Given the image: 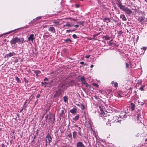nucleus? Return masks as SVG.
<instances>
[{
  "mask_svg": "<svg viewBox=\"0 0 147 147\" xmlns=\"http://www.w3.org/2000/svg\"><path fill=\"white\" fill-rule=\"evenodd\" d=\"M99 107L100 109V116L102 117L103 120L107 122L106 124L107 125L110 126L111 125L109 122L110 121L109 119V116L107 113H105L104 112L103 110L101 109L100 106H99Z\"/></svg>",
  "mask_w": 147,
  "mask_h": 147,
  "instance_id": "1",
  "label": "nucleus"
},
{
  "mask_svg": "<svg viewBox=\"0 0 147 147\" xmlns=\"http://www.w3.org/2000/svg\"><path fill=\"white\" fill-rule=\"evenodd\" d=\"M117 2L116 3L120 9L127 14H131L132 13V11L127 7H125V5H123L119 0H117Z\"/></svg>",
  "mask_w": 147,
  "mask_h": 147,
  "instance_id": "2",
  "label": "nucleus"
},
{
  "mask_svg": "<svg viewBox=\"0 0 147 147\" xmlns=\"http://www.w3.org/2000/svg\"><path fill=\"white\" fill-rule=\"evenodd\" d=\"M24 39L23 37L19 38L17 37H13L12 39L10 41V42L11 45H15L16 43L20 44L23 42Z\"/></svg>",
  "mask_w": 147,
  "mask_h": 147,
  "instance_id": "3",
  "label": "nucleus"
},
{
  "mask_svg": "<svg viewBox=\"0 0 147 147\" xmlns=\"http://www.w3.org/2000/svg\"><path fill=\"white\" fill-rule=\"evenodd\" d=\"M58 87L60 90L63 91L67 89L68 88L67 86V83L66 82L60 84L59 85Z\"/></svg>",
  "mask_w": 147,
  "mask_h": 147,
  "instance_id": "4",
  "label": "nucleus"
},
{
  "mask_svg": "<svg viewBox=\"0 0 147 147\" xmlns=\"http://www.w3.org/2000/svg\"><path fill=\"white\" fill-rule=\"evenodd\" d=\"M135 105L133 103H131L130 105L127 107V111L128 113L131 110L132 111H133L135 107Z\"/></svg>",
  "mask_w": 147,
  "mask_h": 147,
  "instance_id": "5",
  "label": "nucleus"
},
{
  "mask_svg": "<svg viewBox=\"0 0 147 147\" xmlns=\"http://www.w3.org/2000/svg\"><path fill=\"white\" fill-rule=\"evenodd\" d=\"M16 53H15L13 51L12 52H10L9 53L6 54L4 56V58L6 59L7 60L9 58L15 56L16 55Z\"/></svg>",
  "mask_w": 147,
  "mask_h": 147,
  "instance_id": "6",
  "label": "nucleus"
},
{
  "mask_svg": "<svg viewBox=\"0 0 147 147\" xmlns=\"http://www.w3.org/2000/svg\"><path fill=\"white\" fill-rule=\"evenodd\" d=\"M120 118H119L118 116H115L113 117L112 120L111 121L112 122H120L121 120L119 119Z\"/></svg>",
  "mask_w": 147,
  "mask_h": 147,
  "instance_id": "7",
  "label": "nucleus"
},
{
  "mask_svg": "<svg viewBox=\"0 0 147 147\" xmlns=\"http://www.w3.org/2000/svg\"><path fill=\"white\" fill-rule=\"evenodd\" d=\"M76 147H86L83 142L80 141L76 143Z\"/></svg>",
  "mask_w": 147,
  "mask_h": 147,
  "instance_id": "8",
  "label": "nucleus"
},
{
  "mask_svg": "<svg viewBox=\"0 0 147 147\" xmlns=\"http://www.w3.org/2000/svg\"><path fill=\"white\" fill-rule=\"evenodd\" d=\"M74 85H75V84L74 81L72 80H71L68 83H67V86L68 88L69 86H72Z\"/></svg>",
  "mask_w": 147,
  "mask_h": 147,
  "instance_id": "9",
  "label": "nucleus"
},
{
  "mask_svg": "<svg viewBox=\"0 0 147 147\" xmlns=\"http://www.w3.org/2000/svg\"><path fill=\"white\" fill-rule=\"evenodd\" d=\"M127 112V111H122L120 115L119 116L120 117V118H126L127 116V115H126Z\"/></svg>",
  "mask_w": 147,
  "mask_h": 147,
  "instance_id": "10",
  "label": "nucleus"
},
{
  "mask_svg": "<svg viewBox=\"0 0 147 147\" xmlns=\"http://www.w3.org/2000/svg\"><path fill=\"white\" fill-rule=\"evenodd\" d=\"M145 19V18L144 17L141 16L139 17L138 19V20L141 24H142L144 23Z\"/></svg>",
  "mask_w": 147,
  "mask_h": 147,
  "instance_id": "11",
  "label": "nucleus"
},
{
  "mask_svg": "<svg viewBox=\"0 0 147 147\" xmlns=\"http://www.w3.org/2000/svg\"><path fill=\"white\" fill-rule=\"evenodd\" d=\"M34 34H32L30 35L29 37L28 38V40L29 41H31L32 42H33L34 38Z\"/></svg>",
  "mask_w": 147,
  "mask_h": 147,
  "instance_id": "12",
  "label": "nucleus"
},
{
  "mask_svg": "<svg viewBox=\"0 0 147 147\" xmlns=\"http://www.w3.org/2000/svg\"><path fill=\"white\" fill-rule=\"evenodd\" d=\"M137 117L136 119L137 120L138 122V123H140L141 122V119H142V118L141 117V115L139 114H137Z\"/></svg>",
  "mask_w": 147,
  "mask_h": 147,
  "instance_id": "13",
  "label": "nucleus"
},
{
  "mask_svg": "<svg viewBox=\"0 0 147 147\" xmlns=\"http://www.w3.org/2000/svg\"><path fill=\"white\" fill-rule=\"evenodd\" d=\"M81 83L83 85L84 84H86V82L84 76H82L80 79Z\"/></svg>",
  "mask_w": 147,
  "mask_h": 147,
  "instance_id": "14",
  "label": "nucleus"
},
{
  "mask_svg": "<svg viewBox=\"0 0 147 147\" xmlns=\"http://www.w3.org/2000/svg\"><path fill=\"white\" fill-rule=\"evenodd\" d=\"M62 91H62L60 89H59V90L56 92L55 94V96H59L61 95V92Z\"/></svg>",
  "mask_w": 147,
  "mask_h": 147,
  "instance_id": "15",
  "label": "nucleus"
},
{
  "mask_svg": "<svg viewBox=\"0 0 147 147\" xmlns=\"http://www.w3.org/2000/svg\"><path fill=\"white\" fill-rule=\"evenodd\" d=\"M48 30L51 31L52 33H54L55 32V28L53 27H51L49 28Z\"/></svg>",
  "mask_w": 147,
  "mask_h": 147,
  "instance_id": "16",
  "label": "nucleus"
},
{
  "mask_svg": "<svg viewBox=\"0 0 147 147\" xmlns=\"http://www.w3.org/2000/svg\"><path fill=\"white\" fill-rule=\"evenodd\" d=\"M26 27H22V28H17L16 29H15V30H11V31H10V32H8L7 33H5L4 34V35H5V34H9L10 33H11L12 32H14V31H16V30H19V29H20L22 28H26Z\"/></svg>",
  "mask_w": 147,
  "mask_h": 147,
  "instance_id": "17",
  "label": "nucleus"
},
{
  "mask_svg": "<svg viewBox=\"0 0 147 147\" xmlns=\"http://www.w3.org/2000/svg\"><path fill=\"white\" fill-rule=\"evenodd\" d=\"M120 18L123 21H126L127 19L124 14H121L120 16Z\"/></svg>",
  "mask_w": 147,
  "mask_h": 147,
  "instance_id": "18",
  "label": "nucleus"
},
{
  "mask_svg": "<svg viewBox=\"0 0 147 147\" xmlns=\"http://www.w3.org/2000/svg\"><path fill=\"white\" fill-rule=\"evenodd\" d=\"M103 20L104 22H107V23H109L110 22V19L107 18H104Z\"/></svg>",
  "mask_w": 147,
  "mask_h": 147,
  "instance_id": "19",
  "label": "nucleus"
},
{
  "mask_svg": "<svg viewBox=\"0 0 147 147\" xmlns=\"http://www.w3.org/2000/svg\"><path fill=\"white\" fill-rule=\"evenodd\" d=\"M46 138H47V139H48V140L49 143H50L51 141V140H52L51 137L49 134L47 135V136L46 137Z\"/></svg>",
  "mask_w": 147,
  "mask_h": 147,
  "instance_id": "20",
  "label": "nucleus"
},
{
  "mask_svg": "<svg viewBox=\"0 0 147 147\" xmlns=\"http://www.w3.org/2000/svg\"><path fill=\"white\" fill-rule=\"evenodd\" d=\"M33 71H34V73L36 74V76H38V74H40V71L39 70H34Z\"/></svg>",
  "mask_w": 147,
  "mask_h": 147,
  "instance_id": "21",
  "label": "nucleus"
},
{
  "mask_svg": "<svg viewBox=\"0 0 147 147\" xmlns=\"http://www.w3.org/2000/svg\"><path fill=\"white\" fill-rule=\"evenodd\" d=\"M138 103L139 105L142 106L144 104L145 102L143 100H142V101H140L138 100Z\"/></svg>",
  "mask_w": 147,
  "mask_h": 147,
  "instance_id": "22",
  "label": "nucleus"
},
{
  "mask_svg": "<svg viewBox=\"0 0 147 147\" xmlns=\"http://www.w3.org/2000/svg\"><path fill=\"white\" fill-rule=\"evenodd\" d=\"M70 112L72 114H75L76 111V109H73L70 110Z\"/></svg>",
  "mask_w": 147,
  "mask_h": 147,
  "instance_id": "23",
  "label": "nucleus"
},
{
  "mask_svg": "<svg viewBox=\"0 0 147 147\" xmlns=\"http://www.w3.org/2000/svg\"><path fill=\"white\" fill-rule=\"evenodd\" d=\"M15 80H16V81H17V82L18 83H21V80L17 76H16L15 77Z\"/></svg>",
  "mask_w": 147,
  "mask_h": 147,
  "instance_id": "24",
  "label": "nucleus"
},
{
  "mask_svg": "<svg viewBox=\"0 0 147 147\" xmlns=\"http://www.w3.org/2000/svg\"><path fill=\"white\" fill-rule=\"evenodd\" d=\"M79 115H77L75 117L73 118V120L75 121H76L78 120L79 119Z\"/></svg>",
  "mask_w": 147,
  "mask_h": 147,
  "instance_id": "25",
  "label": "nucleus"
},
{
  "mask_svg": "<svg viewBox=\"0 0 147 147\" xmlns=\"http://www.w3.org/2000/svg\"><path fill=\"white\" fill-rule=\"evenodd\" d=\"M111 83L112 84H114L115 87H117L118 86V84L117 82H114L113 81H112Z\"/></svg>",
  "mask_w": 147,
  "mask_h": 147,
  "instance_id": "26",
  "label": "nucleus"
},
{
  "mask_svg": "<svg viewBox=\"0 0 147 147\" xmlns=\"http://www.w3.org/2000/svg\"><path fill=\"white\" fill-rule=\"evenodd\" d=\"M103 38H105V40H109L110 39V37L108 36H103Z\"/></svg>",
  "mask_w": 147,
  "mask_h": 147,
  "instance_id": "27",
  "label": "nucleus"
},
{
  "mask_svg": "<svg viewBox=\"0 0 147 147\" xmlns=\"http://www.w3.org/2000/svg\"><path fill=\"white\" fill-rule=\"evenodd\" d=\"M77 135V132L76 131H74L73 133V137L75 139Z\"/></svg>",
  "mask_w": 147,
  "mask_h": 147,
  "instance_id": "28",
  "label": "nucleus"
},
{
  "mask_svg": "<svg viewBox=\"0 0 147 147\" xmlns=\"http://www.w3.org/2000/svg\"><path fill=\"white\" fill-rule=\"evenodd\" d=\"M65 26L70 27V23L69 22H67L65 24L63 25V27Z\"/></svg>",
  "mask_w": 147,
  "mask_h": 147,
  "instance_id": "29",
  "label": "nucleus"
},
{
  "mask_svg": "<svg viewBox=\"0 0 147 147\" xmlns=\"http://www.w3.org/2000/svg\"><path fill=\"white\" fill-rule=\"evenodd\" d=\"M63 99L64 102H66L68 100V97L66 96H64L63 97Z\"/></svg>",
  "mask_w": 147,
  "mask_h": 147,
  "instance_id": "30",
  "label": "nucleus"
},
{
  "mask_svg": "<svg viewBox=\"0 0 147 147\" xmlns=\"http://www.w3.org/2000/svg\"><path fill=\"white\" fill-rule=\"evenodd\" d=\"M113 40L112 39L110 40L108 43V45L109 46H111L113 44Z\"/></svg>",
  "mask_w": 147,
  "mask_h": 147,
  "instance_id": "31",
  "label": "nucleus"
},
{
  "mask_svg": "<svg viewBox=\"0 0 147 147\" xmlns=\"http://www.w3.org/2000/svg\"><path fill=\"white\" fill-rule=\"evenodd\" d=\"M64 41L66 42H72V41L69 38H67L64 40Z\"/></svg>",
  "mask_w": 147,
  "mask_h": 147,
  "instance_id": "32",
  "label": "nucleus"
},
{
  "mask_svg": "<svg viewBox=\"0 0 147 147\" xmlns=\"http://www.w3.org/2000/svg\"><path fill=\"white\" fill-rule=\"evenodd\" d=\"M64 111L62 110L61 111V113H60L59 115L60 117L62 116V115L64 114Z\"/></svg>",
  "mask_w": 147,
  "mask_h": 147,
  "instance_id": "33",
  "label": "nucleus"
},
{
  "mask_svg": "<svg viewBox=\"0 0 147 147\" xmlns=\"http://www.w3.org/2000/svg\"><path fill=\"white\" fill-rule=\"evenodd\" d=\"M122 33V32L121 30L118 31V36H120Z\"/></svg>",
  "mask_w": 147,
  "mask_h": 147,
  "instance_id": "34",
  "label": "nucleus"
},
{
  "mask_svg": "<svg viewBox=\"0 0 147 147\" xmlns=\"http://www.w3.org/2000/svg\"><path fill=\"white\" fill-rule=\"evenodd\" d=\"M84 21H81L80 22H77V24H79L80 25H81L82 26H83L84 25Z\"/></svg>",
  "mask_w": 147,
  "mask_h": 147,
  "instance_id": "35",
  "label": "nucleus"
},
{
  "mask_svg": "<svg viewBox=\"0 0 147 147\" xmlns=\"http://www.w3.org/2000/svg\"><path fill=\"white\" fill-rule=\"evenodd\" d=\"M144 86H145L144 85H142L139 89L141 90H143Z\"/></svg>",
  "mask_w": 147,
  "mask_h": 147,
  "instance_id": "36",
  "label": "nucleus"
},
{
  "mask_svg": "<svg viewBox=\"0 0 147 147\" xmlns=\"http://www.w3.org/2000/svg\"><path fill=\"white\" fill-rule=\"evenodd\" d=\"M53 82V80H51V82H48V83H47V82H44V84L45 85H47V84H51V83Z\"/></svg>",
  "mask_w": 147,
  "mask_h": 147,
  "instance_id": "37",
  "label": "nucleus"
},
{
  "mask_svg": "<svg viewBox=\"0 0 147 147\" xmlns=\"http://www.w3.org/2000/svg\"><path fill=\"white\" fill-rule=\"evenodd\" d=\"M72 36H73V38H75V39H76L78 38V36L75 34H74Z\"/></svg>",
  "mask_w": 147,
  "mask_h": 147,
  "instance_id": "38",
  "label": "nucleus"
},
{
  "mask_svg": "<svg viewBox=\"0 0 147 147\" xmlns=\"http://www.w3.org/2000/svg\"><path fill=\"white\" fill-rule=\"evenodd\" d=\"M81 109L82 110H84V109H85V107L83 105L81 104Z\"/></svg>",
  "mask_w": 147,
  "mask_h": 147,
  "instance_id": "39",
  "label": "nucleus"
},
{
  "mask_svg": "<svg viewBox=\"0 0 147 147\" xmlns=\"http://www.w3.org/2000/svg\"><path fill=\"white\" fill-rule=\"evenodd\" d=\"M81 128L80 127H78L76 129V130L78 131H81Z\"/></svg>",
  "mask_w": 147,
  "mask_h": 147,
  "instance_id": "40",
  "label": "nucleus"
},
{
  "mask_svg": "<svg viewBox=\"0 0 147 147\" xmlns=\"http://www.w3.org/2000/svg\"><path fill=\"white\" fill-rule=\"evenodd\" d=\"M54 23L55 24L57 25H59V21H55L54 22Z\"/></svg>",
  "mask_w": 147,
  "mask_h": 147,
  "instance_id": "41",
  "label": "nucleus"
},
{
  "mask_svg": "<svg viewBox=\"0 0 147 147\" xmlns=\"http://www.w3.org/2000/svg\"><path fill=\"white\" fill-rule=\"evenodd\" d=\"M24 81L25 83H28V81L26 78H24Z\"/></svg>",
  "mask_w": 147,
  "mask_h": 147,
  "instance_id": "42",
  "label": "nucleus"
},
{
  "mask_svg": "<svg viewBox=\"0 0 147 147\" xmlns=\"http://www.w3.org/2000/svg\"><path fill=\"white\" fill-rule=\"evenodd\" d=\"M55 115H54L53 118V123H54L55 122Z\"/></svg>",
  "mask_w": 147,
  "mask_h": 147,
  "instance_id": "43",
  "label": "nucleus"
},
{
  "mask_svg": "<svg viewBox=\"0 0 147 147\" xmlns=\"http://www.w3.org/2000/svg\"><path fill=\"white\" fill-rule=\"evenodd\" d=\"M41 17H42L41 16L38 17L36 18V20H39V19H41Z\"/></svg>",
  "mask_w": 147,
  "mask_h": 147,
  "instance_id": "44",
  "label": "nucleus"
},
{
  "mask_svg": "<svg viewBox=\"0 0 147 147\" xmlns=\"http://www.w3.org/2000/svg\"><path fill=\"white\" fill-rule=\"evenodd\" d=\"M90 56V55H86L85 56V57L87 59H88V58H89V57Z\"/></svg>",
  "mask_w": 147,
  "mask_h": 147,
  "instance_id": "45",
  "label": "nucleus"
},
{
  "mask_svg": "<svg viewBox=\"0 0 147 147\" xmlns=\"http://www.w3.org/2000/svg\"><path fill=\"white\" fill-rule=\"evenodd\" d=\"M125 65H126V67L127 68H128L129 67V65L127 63V62H126L125 63Z\"/></svg>",
  "mask_w": 147,
  "mask_h": 147,
  "instance_id": "46",
  "label": "nucleus"
},
{
  "mask_svg": "<svg viewBox=\"0 0 147 147\" xmlns=\"http://www.w3.org/2000/svg\"><path fill=\"white\" fill-rule=\"evenodd\" d=\"M74 27H75L76 28H77L79 27V25H77V24L76 25L74 26Z\"/></svg>",
  "mask_w": 147,
  "mask_h": 147,
  "instance_id": "47",
  "label": "nucleus"
},
{
  "mask_svg": "<svg viewBox=\"0 0 147 147\" xmlns=\"http://www.w3.org/2000/svg\"><path fill=\"white\" fill-rule=\"evenodd\" d=\"M71 30H67L66 31V32L67 33H69V32H71Z\"/></svg>",
  "mask_w": 147,
  "mask_h": 147,
  "instance_id": "48",
  "label": "nucleus"
},
{
  "mask_svg": "<svg viewBox=\"0 0 147 147\" xmlns=\"http://www.w3.org/2000/svg\"><path fill=\"white\" fill-rule=\"evenodd\" d=\"M80 63L81 64H84L85 65H86V64H84V62L83 61L80 62Z\"/></svg>",
  "mask_w": 147,
  "mask_h": 147,
  "instance_id": "49",
  "label": "nucleus"
},
{
  "mask_svg": "<svg viewBox=\"0 0 147 147\" xmlns=\"http://www.w3.org/2000/svg\"><path fill=\"white\" fill-rule=\"evenodd\" d=\"M141 49H142L143 50L145 51L146 49L147 48L145 47H144L143 48H142Z\"/></svg>",
  "mask_w": 147,
  "mask_h": 147,
  "instance_id": "50",
  "label": "nucleus"
},
{
  "mask_svg": "<svg viewBox=\"0 0 147 147\" xmlns=\"http://www.w3.org/2000/svg\"><path fill=\"white\" fill-rule=\"evenodd\" d=\"M83 85H86V87H88L89 86V85L86 82V84H84Z\"/></svg>",
  "mask_w": 147,
  "mask_h": 147,
  "instance_id": "51",
  "label": "nucleus"
},
{
  "mask_svg": "<svg viewBox=\"0 0 147 147\" xmlns=\"http://www.w3.org/2000/svg\"><path fill=\"white\" fill-rule=\"evenodd\" d=\"M18 61V60L17 59H15L14 60V62L15 63H17Z\"/></svg>",
  "mask_w": 147,
  "mask_h": 147,
  "instance_id": "52",
  "label": "nucleus"
},
{
  "mask_svg": "<svg viewBox=\"0 0 147 147\" xmlns=\"http://www.w3.org/2000/svg\"><path fill=\"white\" fill-rule=\"evenodd\" d=\"M68 136L69 137V138H71V136H72V135H71V134H69L68 135Z\"/></svg>",
  "mask_w": 147,
  "mask_h": 147,
  "instance_id": "53",
  "label": "nucleus"
},
{
  "mask_svg": "<svg viewBox=\"0 0 147 147\" xmlns=\"http://www.w3.org/2000/svg\"><path fill=\"white\" fill-rule=\"evenodd\" d=\"M48 79L47 78H45L44 80V81H46V80H47V81H48Z\"/></svg>",
  "mask_w": 147,
  "mask_h": 147,
  "instance_id": "54",
  "label": "nucleus"
},
{
  "mask_svg": "<svg viewBox=\"0 0 147 147\" xmlns=\"http://www.w3.org/2000/svg\"><path fill=\"white\" fill-rule=\"evenodd\" d=\"M74 26V24L72 23H70V27H72Z\"/></svg>",
  "mask_w": 147,
  "mask_h": 147,
  "instance_id": "55",
  "label": "nucleus"
},
{
  "mask_svg": "<svg viewBox=\"0 0 147 147\" xmlns=\"http://www.w3.org/2000/svg\"><path fill=\"white\" fill-rule=\"evenodd\" d=\"M48 117V115H47L45 117L46 120H47V119Z\"/></svg>",
  "mask_w": 147,
  "mask_h": 147,
  "instance_id": "56",
  "label": "nucleus"
},
{
  "mask_svg": "<svg viewBox=\"0 0 147 147\" xmlns=\"http://www.w3.org/2000/svg\"><path fill=\"white\" fill-rule=\"evenodd\" d=\"M41 83L42 86H44V83L43 82H42Z\"/></svg>",
  "mask_w": 147,
  "mask_h": 147,
  "instance_id": "57",
  "label": "nucleus"
},
{
  "mask_svg": "<svg viewBox=\"0 0 147 147\" xmlns=\"http://www.w3.org/2000/svg\"><path fill=\"white\" fill-rule=\"evenodd\" d=\"M94 97L96 99H97L98 98V96H97L95 95L94 96Z\"/></svg>",
  "mask_w": 147,
  "mask_h": 147,
  "instance_id": "58",
  "label": "nucleus"
},
{
  "mask_svg": "<svg viewBox=\"0 0 147 147\" xmlns=\"http://www.w3.org/2000/svg\"><path fill=\"white\" fill-rule=\"evenodd\" d=\"M75 6L77 8L78 7H79V5H77V4H76L75 5Z\"/></svg>",
  "mask_w": 147,
  "mask_h": 147,
  "instance_id": "59",
  "label": "nucleus"
},
{
  "mask_svg": "<svg viewBox=\"0 0 147 147\" xmlns=\"http://www.w3.org/2000/svg\"><path fill=\"white\" fill-rule=\"evenodd\" d=\"M94 85L96 87H98V85L97 84H94Z\"/></svg>",
  "mask_w": 147,
  "mask_h": 147,
  "instance_id": "60",
  "label": "nucleus"
},
{
  "mask_svg": "<svg viewBox=\"0 0 147 147\" xmlns=\"http://www.w3.org/2000/svg\"><path fill=\"white\" fill-rule=\"evenodd\" d=\"M2 147H5V145L4 144H3L1 145Z\"/></svg>",
  "mask_w": 147,
  "mask_h": 147,
  "instance_id": "61",
  "label": "nucleus"
},
{
  "mask_svg": "<svg viewBox=\"0 0 147 147\" xmlns=\"http://www.w3.org/2000/svg\"><path fill=\"white\" fill-rule=\"evenodd\" d=\"M78 134L80 136H81V131H78Z\"/></svg>",
  "mask_w": 147,
  "mask_h": 147,
  "instance_id": "62",
  "label": "nucleus"
},
{
  "mask_svg": "<svg viewBox=\"0 0 147 147\" xmlns=\"http://www.w3.org/2000/svg\"><path fill=\"white\" fill-rule=\"evenodd\" d=\"M94 67V65H90V67L91 68H92Z\"/></svg>",
  "mask_w": 147,
  "mask_h": 147,
  "instance_id": "63",
  "label": "nucleus"
},
{
  "mask_svg": "<svg viewBox=\"0 0 147 147\" xmlns=\"http://www.w3.org/2000/svg\"><path fill=\"white\" fill-rule=\"evenodd\" d=\"M52 119V117H51V116L49 118V120H50Z\"/></svg>",
  "mask_w": 147,
  "mask_h": 147,
  "instance_id": "64",
  "label": "nucleus"
}]
</instances>
